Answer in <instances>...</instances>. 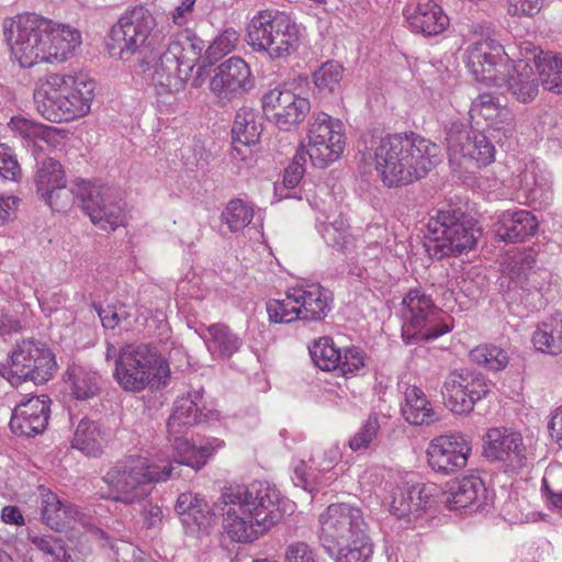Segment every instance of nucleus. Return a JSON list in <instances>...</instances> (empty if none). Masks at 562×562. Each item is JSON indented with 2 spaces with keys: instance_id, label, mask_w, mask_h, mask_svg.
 Here are the masks:
<instances>
[{
  "instance_id": "25",
  "label": "nucleus",
  "mask_w": 562,
  "mask_h": 562,
  "mask_svg": "<svg viewBox=\"0 0 562 562\" xmlns=\"http://www.w3.org/2000/svg\"><path fill=\"white\" fill-rule=\"evenodd\" d=\"M496 225L494 238L505 243H520L536 234L538 221L529 211H505Z\"/></svg>"
},
{
  "instance_id": "3",
  "label": "nucleus",
  "mask_w": 562,
  "mask_h": 562,
  "mask_svg": "<svg viewBox=\"0 0 562 562\" xmlns=\"http://www.w3.org/2000/svg\"><path fill=\"white\" fill-rule=\"evenodd\" d=\"M222 497L231 505L224 515L223 528L233 541L252 542L282 518L280 493L268 483L229 487Z\"/></svg>"
},
{
  "instance_id": "48",
  "label": "nucleus",
  "mask_w": 562,
  "mask_h": 562,
  "mask_svg": "<svg viewBox=\"0 0 562 562\" xmlns=\"http://www.w3.org/2000/svg\"><path fill=\"white\" fill-rule=\"evenodd\" d=\"M380 424L376 414H371L363 426L349 440L352 451L366 450L371 447L378 437Z\"/></svg>"
},
{
  "instance_id": "47",
  "label": "nucleus",
  "mask_w": 562,
  "mask_h": 562,
  "mask_svg": "<svg viewBox=\"0 0 562 562\" xmlns=\"http://www.w3.org/2000/svg\"><path fill=\"white\" fill-rule=\"evenodd\" d=\"M223 220L232 232L245 228L254 217V210L240 199L232 200L222 213Z\"/></svg>"
},
{
  "instance_id": "49",
  "label": "nucleus",
  "mask_w": 562,
  "mask_h": 562,
  "mask_svg": "<svg viewBox=\"0 0 562 562\" xmlns=\"http://www.w3.org/2000/svg\"><path fill=\"white\" fill-rule=\"evenodd\" d=\"M471 122L475 128L484 126L485 128L492 127V94L481 93L472 102L469 111Z\"/></svg>"
},
{
  "instance_id": "23",
  "label": "nucleus",
  "mask_w": 562,
  "mask_h": 562,
  "mask_svg": "<svg viewBox=\"0 0 562 562\" xmlns=\"http://www.w3.org/2000/svg\"><path fill=\"white\" fill-rule=\"evenodd\" d=\"M432 502L430 488L424 483L398 487L393 494L391 513L398 519H417Z\"/></svg>"
},
{
  "instance_id": "14",
  "label": "nucleus",
  "mask_w": 562,
  "mask_h": 562,
  "mask_svg": "<svg viewBox=\"0 0 562 562\" xmlns=\"http://www.w3.org/2000/svg\"><path fill=\"white\" fill-rule=\"evenodd\" d=\"M532 69L528 63L516 64L504 46L494 43V88L510 92L518 101L527 103L538 94V83L530 79Z\"/></svg>"
},
{
  "instance_id": "8",
  "label": "nucleus",
  "mask_w": 562,
  "mask_h": 562,
  "mask_svg": "<svg viewBox=\"0 0 562 562\" xmlns=\"http://www.w3.org/2000/svg\"><path fill=\"white\" fill-rule=\"evenodd\" d=\"M119 386L128 393L167 385L170 379L168 361L149 344H124L113 371Z\"/></svg>"
},
{
  "instance_id": "42",
  "label": "nucleus",
  "mask_w": 562,
  "mask_h": 562,
  "mask_svg": "<svg viewBox=\"0 0 562 562\" xmlns=\"http://www.w3.org/2000/svg\"><path fill=\"white\" fill-rule=\"evenodd\" d=\"M344 72L341 64L329 60L313 72V82L321 93H336L341 89Z\"/></svg>"
},
{
  "instance_id": "24",
  "label": "nucleus",
  "mask_w": 562,
  "mask_h": 562,
  "mask_svg": "<svg viewBox=\"0 0 562 562\" xmlns=\"http://www.w3.org/2000/svg\"><path fill=\"white\" fill-rule=\"evenodd\" d=\"M522 438L512 429L494 428V462H499L504 472L516 471L525 465Z\"/></svg>"
},
{
  "instance_id": "28",
  "label": "nucleus",
  "mask_w": 562,
  "mask_h": 562,
  "mask_svg": "<svg viewBox=\"0 0 562 562\" xmlns=\"http://www.w3.org/2000/svg\"><path fill=\"white\" fill-rule=\"evenodd\" d=\"M176 513L179 515L188 531L204 530L211 521L207 503L193 493H182L178 496Z\"/></svg>"
},
{
  "instance_id": "27",
  "label": "nucleus",
  "mask_w": 562,
  "mask_h": 562,
  "mask_svg": "<svg viewBox=\"0 0 562 562\" xmlns=\"http://www.w3.org/2000/svg\"><path fill=\"white\" fill-rule=\"evenodd\" d=\"M286 14L279 11L261 10L257 12L247 24V43L256 52H265L273 42L276 25L286 19Z\"/></svg>"
},
{
  "instance_id": "61",
  "label": "nucleus",
  "mask_w": 562,
  "mask_h": 562,
  "mask_svg": "<svg viewBox=\"0 0 562 562\" xmlns=\"http://www.w3.org/2000/svg\"><path fill=\"white\" fill-rule=\"evenodd\" d=\"M543 492H559L562 490V465H554L547 469L542 479Z\"/></svg>"
},
{
  "instance_id": "34",
  "label": "nucleus",
  "mask_w": 562,
  "mask_h": 562,
  "mask_svg": "<svg viewBox=\"0 0 562 562\" xmlns=\"http://www.w3.org/2000/svg\"><path fill=\"white\" fill-rule=\"evenodd\" d=\"M501 279L507 278L512 282H519L535 267L536 258L531 249L519 250L514 248L507 251L501 260Z\"/></svg>"
},
{
  "instance_id": "56",
  "label": "nucleus",
  "mask_w": 562,
  "mask_h": 562,
  "mask_svg": "<svg viewBox=\"0 0 562 562\" xmlns=\"http://www.w3.org/2000/svg\"><path fill=\"white\" fill-rule=\"evenodd\" d=\"M20 171V166L11 148L0 144V178L4 180H15Z\"/></svg>"
},
{
  "instance_id": "40",
  "label": "nucleus",
  "mask_w": 562,
  "mask_h": 562,
  "mask_svg": "<svg viewBox=\"0 0 562 562\" xmlns=\"http://www.w3.org/2000/svg\"><path fill=\"white\" fill-rule=\"evenodd\" d=\"M66 177L61 164L54 158H47L42 161L34 177L36 192L41 198L44 195L49 196V192L56 189L58 184L64 183Z\"/></svg>"
},
{
  "instance_id": "52",
  "label": "nucleus",
  "mask_w": 562,
  "mask_h": 562,
  "mask_svg": "<svg viewBox=\"0 0 562 562\" xmlns=\"http://www.w3.org/2000/svg\"><path fill=\"white\" fill-rule=\"evenodd\" d=\"M97 312L105 329H114L131 316L125 304L100 306Z\"/></svg>"
},
{
  "instance_id": "26",
  "label": "nucleus",
  "mask_w": 562,
  "mask_h": 562,
  "mask_svg": "<svg viewBox=\"0 0 562 562\" xmlns=\"http://www.w3.org/2000/svg\"><path fill=\"white\" fill-rule=\"evenodd\" d=\"M486 487L477 475H469L456 479L446 483L442 497L443 503L450 510L465 508L479 499L480 495L485 496Z\"/></svg>"
},
{
  "instance_id": "44",
  "label": "nucleus",
  "mask_w": 562,
  "mask_h": 562,
  "mask_svg": "<svg viewBox=\"0 0 562 562\" xmlns=\"http://www.w3.org/2000/svg\"><path fill=\"white\" fill-rule=\"evenodd\" d=\"M72 384V393L77 400H88L100 391V376L95 372L86 371L82 368L68 370Z\"/></svg>"
},
{
  "instance_id": "55",
  "label": "nucleus",
  "mask_w": 562,
  "mask_h": 562,
  "mask_svg": "<svg viewBox=\"0 0 562 562\" xmlns=\"http://www.w3.org/2000/svg\"><path fill=\"white\" fill-rule=\"evenodd\" d=\"M180 70L176 67L169 68L167 64L159 57L158 61L154 66L151 74V80L154 86L162 89H170L173 82L177 81Z\"/></svg>"
},
{
  "instance_id": "15",
  "label": "nucleus",
  "mask_w": 562,
  "mask_h": 562,
  "mask_svg": "<svg viewBox=\"0 0 562 562\" xmlns=\"http://www.w3.org/2000/svg\"><path fill=\"white\" fill-rule=\"evenodd\" d=\"M307 138L306 154L317 168L327 167L339 159L344 151L342 124L326 113H319L312 117Z\"/></svg>"
},
{
  "instance_id": "58",
  "label": "nucleus",
  "mask_w": 562,
  "mask_h": 562,
  "mask_svg": "<svg viewBox=\"0 0 562 562\" xmlns=\"http://www.w3.org/2000/svg\"><path fill=\"white\" fill-rule=\"evenodd\" d=\"M184 47L181 56V67L192 70L195 63L199 60L203 45L201 41H195L189 34L183 38Z\"/></svg>"
},
{
  "instance_id": "17",
  "label": "nucleus",
  "mask_w": 562,
  "mask_h": 562,
  "mask_svg": "<svg viewBox=\"0 0 562 562\" xmlns=\"http://www.w3.org/2000/svg\"><path fill=\"white\" fill-rule=\"evenodd\" d=\"M262 109L280 130L290 131L305 120L311 103L292 90L274 88L263 95Z\"/></svg>"
},
{
  "instance_id": "6",
  "label": "nucleus",
  "mask_w": 562,
  "mask_h": 562,
  "mask_svg": "<svg viewBox=\"0 0 562 562\" xmlns=\"http://www.w3.org/2000/svg\"><path fill=\"white\" fill-rule=\"evenodd\" d=\"M67 180L53 189L50 195L41 199L54 211H65L75 200L79 201L82 211L91 222L103 231H114L123 224L122 207L116 202L115 190L99 182H81L67 188Z\"/></svg>"
},
{
  "instance_id": "7",
  "label": "nucleus",
  "mask_w": 562,
  "mask_h": 562,
  "mask_svg": "<svg viewBox=\"0 0 562 562\" xmlns=\"http://www.w3.org/2000/svg\"><path fill=\"white\" fill-rule=\"evenodd\" d=\"M175 469L173 464L160 469L139 454L126 456L103 476L109 487V494L104 497L126 505L140 502L149 495L154 483L173 476Z\"/></svg>"
},
{
  "instance_id": "32",
  "label": "nucleus",
  "mask_w": 562,
  "mask_h": 562,
  "mask_svg": "<svg viewBox=\"0 0 562 562\" xmlns=\"http://www.w3.org/2000/svg\"><path fill=\"white\" fill-rule=\"evenodd\" d=\"M300 308L303 321H322L329 312L328 291L318 284L308 289L297 288Z\"/></svg>"
},
{
  "instance_id": "39",
  "label": "nucleus",
  "mask_w": 562,
  "mask_h": 562,
  "mask_svg": "<svg viewBox=\"0 0 562 562\" xmlns=\"http://www.w3.org/2000/svg\"><path fill=\"white\" fill-rule=\"evenodd\" d=\"M468 67L477 81L488 82L492 68V42L479 41L469 48Z\"/></svg>"
},
{
  "instance_id": "46",
  "label": "nucleus",
  "mask_w": 562,
  "mask_h": 562,
  "mask_svg": "<svg viewBox=\"0 0 562 562\" xmlns=\"http://www.w3.org/2000/svg\"><path fill=\"white\" fill-rule=\"evenodd\" d=\"M497 113L494 115V140L501 146L510 148L514 143V115L509 109L494 102Z\"/></svg>"
},
{
  "instance_id": "19",
  "label": "nucleus",
  "mask_w": 562,
  "mask_h": 562,
  "mask_svg": "<svg viewBox=\"0 0 562 562\" xmlns=\"http://www.w3.org/2000/svg\"><path fill=\"white\" fill-rule=\"evenodd\" d=\"M50 400L47 395L32 396L18 404L10 419L11 431L19 437L42 434L48 424Z\"/></svg>"
},
{
  "instance_id": "41",
  "label": "nucleus",
  "mask_w": 562,
  "mask_h": 562,
  "mask_svg": "<svg viewBox=\"0 0 562 562\" xmlns=\"http://www.w3.org/2000/svg\"><path fill=\"white\" fill-rule=\"evenodd\" d=\"M536 69L544 90L562 93V56L551 52L542 58V61H538Z\"/></svg>"
},
{
  "instance_id": "57",
  "label": "nucleus",
  "mask_w": 562,
  "mask_h": 562,
  "mask_svg": "<svg viewBox=\"0 0 562 562\" xmlns=\"http://www.w3.org/2000/svg\"><path fill=\"white\" fill-rule=\"evenodd\" d=\"M187 37L186 33L178 34L169 44L167 49L160 55L162 60L172 69L176 67L180 70L181 68V56L183 53V38Z\"/></svg>"
},
{
  "instance_id": "35",
  "label": "nucleus",
  "mask_w": 562,
  "mask_h": 562,
  "mask_svg": "<svg viewBox=\"0 0 562 562\" xmlns=\"http://www.w3.org/2000/svg\"><path fill=\"white\" fill-rule=\"evenodd\" d=\"M103 432L98 423L89 419H82L78 424L72 447L89 457H99L103 449Z\"/></svg>"
},
{
  "instance_id": "18",
  "label": "nucleus",
  "mask_w": 562,
  "mask_h": 562,
  "mask_svg": "<svg viewBox=\"0 0 562 562\" xmlns=\"http://www.w3.org/2000/svg\"><path fill=\"white\" fill-rule=\"evenodd\" d=\"M471 447L467 438L454 432L434 438L427 448L429 467L439 474L451 475L467 465Z\"/></svg>"
},
{
  "instance_id": "43",
  "label": "nucleus",
  "mask_w": 562,
  "mask_h": 562,
  "mask_svg": "<svg viewBox=\"0 0 562 562\" xmlns=\"http://www.w3.org/2000/svg\"><path fill=\"white\" fill-rule=\"evenodd\" d=\"M314 364L323 371H333L339 367L340 349L336 348L329 337H321L308 346Z\"/></svg>"
},
{
  "instance_id": "21",
  "label": "nucleus",
  "mask_w": 562,
  "mask_h": 562,
  "mask_svg": "<svg viewBox=\"0 0 562 562\" xmlns=\"http://www.w3.org/2000/svg\"><path fill=\"white\" fill-rule=\"evenodd\" d=\"M168 439L177 453V458L168 464H173L176 467L172 472L173 476L170 479L180 476V472L177 470L181 465L190 467L195 471L200 470L205 465L212 453L222 448L224 445L223 440L211 438L207 439L205 443L196 447L195 445L190 443V441L184 438L182 434L168 432Z\"/></svg>"
},
{
  "instance_id": "38",
  "label": "nucleus",
  "mask_w": 562,
  "mask_h": 562,
  "mask_svg": "<svg viewBox=\"0 0 562 562\" xmlns=\"http://www.w3.org/2000/svg\"><path fill=\"white\" fill-rule=\"evenodd\" d=\"M267 313L269 321L273 323H291L302 319L297 288L290 289L284 299L270 300L267 303Z\"/></svg>"
},
{
  "instance_id": "1",
  "label": "nucleus",
  "mask_w": 562,
  "mask_h": 562,
  "mask_svg": "<svg viewBox=\"0 0 562 562\" xmlns=\"http://www.w3.org/2000/svg\"><path fill=\"white\" fill-rule=\"evenodd\" d=\"M363 156L374 160L383 183L395 188L426 177L440 162V148L415 133L370 135Z\"/></svg>"
},
{
  "instance_id": "53",
  "label": "nucleus",
  "mask_w": 562,
  "mask_h": 562,
  "mask_svg": "<svg viewBox=\"0 0 562 562\" xmlns=\"http://www.w3.org/2000/svg\"><path fill=\"white\" fill-rule=\"evenodd\" d=\"M448 150L450 151H462L464 143L469 140V134L465 128V124L461 121H451L445 127Z\"/></svg>"
},
{
  "instance_id": "16",
  "label": "nucleus",
  "mask_w": 562,
  "mask_h": 562,
  "mask_svg": "<svg viewBox=\"0 0 562 562\" xmlns=\"http://www.w3.org/2000/svg\"><path fill=\"white\" fill-rule=\"evenodd\" d=\"M490 392L485 378L468 369L454 370L443 382L441 394L446 406L456 414H468Z\"/></svg>"
},
{
  "instance_id": "10",
  "label": "nucleus",
  "mask_w": 562,
  "mask_h": 562,
  "mask_svg": "<svg viewBox=\"0 0 562 562\" xmlns=\"http://www.w3.org/2000/svg\"><path fill=\"white\" fill-rule=\"evenodd\" d=\"M56 370L55 355L46 344L24 339L15 345L11 351L10 366L0 368V373L12 386H19L26 381L34 384L45 383L53 378Z\"/></svg>"
},
{
  "instance_id": "29",
  "label": "nucleus",
  "mask_w": 562,
  "mask_h": 562,
  "mask_svg": "<svg viewBox=\"0 0 562 562\" xmlns=\"http://www.w3.org/2000/svg\"><path fill=\"white\" fill-rule=\"evenodd\" d=\"M79 515L80 512L76 506L63 503L56 494L47 493L43 496L42 518L52 530L61 532L72 527Z\"/></svg>"
},
{
  "instance_id": "59",
  "label": "nucleus",
  "mask_w": 562,
  "mask_h": 562,
  "mask_svg": "<svg viewBox=\"0 0 562 562\" xmlns=\"http://www.w3.org/2000/svg\"><path fill=\"white\" fill-rule=\"evenodd\" d=\"M542 0H508V13L516 16H533L541 9Z\"/></svg>"
},
{
  "instance_id": "22",
  "label": "nucleus",
  "mask_w": 562,
  "mask_h": 562,
  "mask_svg": "<svg viewBox=\"0 0 562 562\" xmlns=\"http://www.w3.org/2000/svg\"><path fill=\"white\" fill-rule=\"evenodd\" d=\"M403 14L412 31L426 36L438 35L449 25V18L442 8L430 0L408 3Z\"/></svg>"
},
{
  "instance_id": "51",
  "label": "nucleus",
  "mask_w": 562,
  "mask_h": 562,
  "mask_svg": "<svg viewBox=\"0 0 562 562\" xmlns=\"http://www.w3.org/2000/svg\"><path fill=\"white\" fill-rule=\"evenodd\" d=\"M490 130L482 126L476 128V133L473 136V150L470 154L480 166H488L492 162Z\"/></svg>"
},
{
  "instance_id": "37",
  "label": "nucleus",
  "mask_w": 562,
  "mask_h": 562,
  "mask_svg": "<svg viewBox=\"0 0 562 562\" xmlns=\"http://www.w3.org/2000/svg\"><path fill=\"white\" fill-rule=\"evenodd\" d=\"M211 337L209 349L221 358L229 359L239 351L243 340L225 324H213L207 327Z\"/></svg>"
},
{
  "instance_id": "50",
  "label": "nucleus",
  "mask_w": 562,
  "mask_h": 562,
  "mask_svg": "<svg viewBox=\"0 0 562 562\" xmlns=\"http://www.w3.org/2000/svg\"><path fill=\"white\" fill-rule=\"evenodd\" d=\"M29 540L36 549L50 555L53 562H60V558H65L66 555L65 542L59 538L50 535H30Z\"/></svg>"
},
{
  "instance_id": "31",
  "label": "nucleus",
  "mask_w": 562,
  "mask_h": 562,
  "mask_svg": "<svg viewBox=\"0 0 562 562\" xmlns=\"http://www.w3.org/2000/svg\"><path fill=\"white\" fill-rule=\"evenodd\" d=\"M262 133V116L252 108L243 106L236 115L232 128L234 143L245 146L256 145Z\"/></svg>"
},
{
  "instance_id": "64",
  "label": "nucleus",
  "mask_w": 562,
  "mask_h": 562,
  "mask_svg": "<svg viewBox=\"0 0 562 562\" xmlns=\"http://www.w3.org/2000/svg\"><path fill=\"white\" fill-rule=\"evenodd\" d=\"M324 238L328 245L337 249H342L347 244V235L344 232H339L334 224L325 227Z\"/></svg>"
},
{
  "instance_id": "30",
  "label": "nucleus",
  "mask_w": 562,
  "mask_h": 562,
  "mask_svg": "<svg viewBox=\"0 0 562 562\" xmlns=\"http://www.w3.org/2000/svg\"><path fill=\"white\" fill-rule=\"evenodd\" d=\"M402 414L412 425H431L440 419L426 394L417 386H408L405 391V405Z\"/></svg>"
},
{
  "instance_id": "60",
  "label": "nucleus",
  "mask_w": 562,
  "mask_h": 562,
  "mask_svg": "<svg viewBox=\"0 0 562 562\" xmlns=\"http://www.w3.org/2000/svg\"><path fill=\"white\" fill-rule=\"evenodd\" d=\"M284 562H315V554L307 543L299 541L286 548Z\"/></svg>"
},
{
  "instance_id": "54",
  "label": "nucleus",
  "mask_w": 562,
  "mask_h": 562,
  "mask_svg": "<svg viewBox=\"0 0 562 562\" xmlns=\"http://www.w3.org/2000/svg\"><path fill=\"white\" fill-rule=\"evenodd\" d=\"M364 367V360L358 348H347L340 352L338 370L344 376L352 375Z\"/></svg>"
},
{
  "instance_id": "45",
  "label": "nucleus",
  "mask_w": 562,
  "mask_h": 562,
  "mask_svg": "<svg viewBox=\"0 0 562 562\" xmlns=\"http://www.w3.org/2000/svg\"><path fill=\"white\" fill-rule=\"evenodd\" d=\"M11 126L21 137L32 142L40 139L52 143L57 133L55 127L36 123L24 117H13L11 120Z\"/></svg>"
},
{
  "instance_id": "12",
  "label": "nucleus",
  "mask_w": 562,
  "mask_h": 562,
  "mask_svg": "<svg viewBox=\"0 0 562 562\" xmlns=\"http://www.w3.org/2000/svg\"><path fill=\"white\" fill-rule=\"evenodd\" d=\"M402 303L409 314L402 326L405 345L432 340L450 330V326L439 318L441 312L420 289L409 290Z\"/></svg>"
},
{
  "instance_id": "13",
  "label": "nucleus",
  "mask_w": 562,
  "mask_h": 562,
  "mask_svg": "<svg viewBox=\"0 0 562 562\" xmlns=\"http://www.w3.org/2000/svg\"><path fill=\"white\" fill-rule=\"evenodd\" d=\"M154 26L155 19L146 8L126 11L111 27L106 42L110 55L124 60L139 53Z\"/></svg>"
},
{
  "instance_id": "36",
  "label": "nucleus",
  "mask_w": 562,
  "mask_h": 562,
  "mask_svg": "<svg viewBox=\"0 0 562 562\" xmlns=\"http://www.w3.org/2000/svg\"><path fill=\"white\" fill-rule=\"evenodd\" d=\"M532 342L537 350L548 355L562 352V318L551 317L542 322L532 335Z\"/></svg>"
},
{
  "instance_id": "5",
  "label": "nucleus",
  "mask_w": 562,
  "mask_h": 562,
  "mask_svg": "<svg viewBox=\"0 0 562 562\" xmlns=\"http://www.w3.org/2000/svg\"><path fill=\"white\" fill-rule=\"evenodd\" d=\"M95 81L83 76L48 75L34 91L37 112L50 122H69L89 113Z\"/></svg>"
},
{
  "instance_id": "11",
  "label": "nucleus",
  "mask_w": 562,
  "mask_h": 562,
  "mask_svg": "<svg viewBox=\"0 0 562 562\" xmlns=\"http://www.w3.org/2000/svg\"><path fill=\"white\" fill-rule=\"evenodd\" d=\"M206 78H210V91L222 103L241 97L252 87L251 71L248 64L240 57L235 56L209 70L205 65L199 66L196 75L192 79V86L200 88Z\"/></svg>"
},
{
  "instance_id": "9",
  "label": "nucleus",
  "mask_w": 562,
  "mask_h": 562,
  "mask_svg": "<svg viewBox=\"0 0 562 562\" xmlns=\"http://www.w3.org/2000/svg\"><path fill=\"white\" fill-rule=\"evenodd\" d=\"M480 234L471 215L449 206L429 220L424 246L432 259L458 257L474 247Z\"/></svg>"
},
{
  "instance_id": "62",
  "label": "nucleus",
  "mask_w": 562,
  "mask_h": 562,
  "mask_svg": "<svg viewBox=\"0 0 562 562\" xmlns=\"http://www.w3.org/2000/svg\"><path fill=\"white\" fill-rule=\"evenodd\" d=\"M550 53L551 52H544L532 42L525 41L519 45V55L522 57L520 60L525 63L532 60L536 67L538 66V61H542V58L547 57Z\"/></svg>"
},
{
  "instance_id": "33",
  "label": "nucleus",
  "mask_w": 562,
  "mask_h": 562,
  "mask_svg": "<svg viewBox=\"0 0 562 562\" xmlns=\"http://www.w3.org/2000/svg\"><path fill=\"white\" fill-rule=\"evenodd\" d=\"M273 42L266 48V53L271 59H283L293 53L300 41L299 29L295 22L288 15L283 22L276 25Z\"/></svg>"
},
{
  "instance_id": "4",
  "label": "nucleus",
  "mask_w": 562,
  "mask_h": 562,
  "mask_svg": "<svg viewBox=\"0 0 562 562\" xmlns=\"http://www.w3.org/2000/svg\"><path fill=\"white\" fill-rule=\"evenodd\" d=\"M318 521L321 544L335 562H370L373 544L361 509L330 504Z\"/></svg>"
},
{
  "instance_id": "20",
  "label": "nucleus",
  "mask_w": 562,
  "mask_h": 562,
  "mask_svg": "<svg viewBox=\"0 0 562 562\" xmlns=\"http://www.w3.org/2000/svg\"><path fill=\"white\" fill-rule=\"evenodd\" d=\"M204 390L189 391L186 395L177 398L173 412L168 418L167 430L170 434H183L184 429L202 424L214 417L213 411L204 412L202 403Z\"/></svg>"
},
{
  "instance_id": "63",
  "label": "nucleus",
  "mask_w": 562,
  "mask_h": 562,
  "mask_svg": "<svg viewBox=\"0 0 562 562\" xmlns=\"http://www.w3.org/2000/svg\"><path fill=\"white\" fill-rule=\"evenodd\" d=\"M304 175V167L302 162L290 164L284 170L283 186L288 189L295 188L302 180Z\"/></svg>"
},
{
  "instance_id": "2",
  "label": "nucleus",
  "mask_w": 562,
  "mask_h": 562,
  "mask_svg": "<svg viewBox=\"0 0 562 562\" xmlns=\"http://www.w3.org/2000/svg\"><path fill=\"white\" fill-rule=\"evenodd\" d=\"M11 57L22 68L38 63H63L80 44V32L35 13L19 14L4 23Z\"/></svg>"
}]
</instances>
